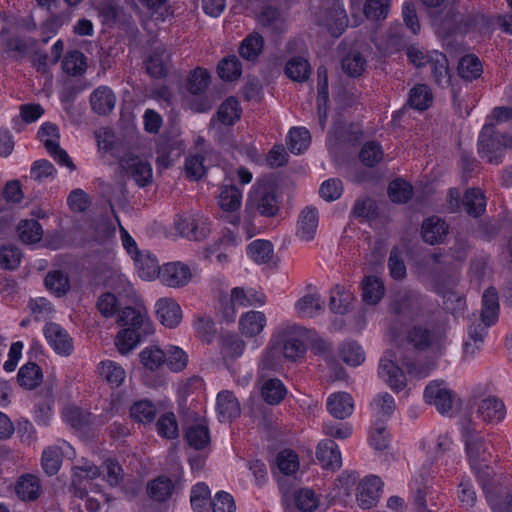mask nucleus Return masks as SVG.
Wrapping results in <instances>:
<instances>
[{"instance_id":"obj_34","label":"nucleus","mask_w":512,"mask_h":512,"mask_svg":"<svg viewBox=\"0 0 512 512\" xmlns=\"http://www.w3.org/2000/svg\"><path fill=\"white\" fill-rule=\"evenodd\" d=\"M499 315L498 294L495 288L489 287L483 293L481 322L484 327L493 325Z\"/></svg>"},{"instance_id":"obj_23","label":"nucleus","mask_w":512,"mask_h":512,"mask_svg":"<svg viewBox=\"0 0 512 512\" xmlns=\"http://www.w3.org/2000/svg\"><path fill=\"white\" fill-rule=\"evenodd\" d=\"M90 105L94 113L108 115L115 108L116 96L110 87L101 85L91 93Z\"/></svg>"},{"instance_id":"obj_48","label":"nucleus","mask_w":512,"mask_h":512,"mask_svg":"<svg viewBox=\"0 0 512 512\" xmlns=\"http://www.w3.org/2000/svg\"><path fill=\"white\" fill-rule=\"evenodd\" d=\"M296 507L302 512L315 511L321 502V496L311 488H301L294 493Z\"/></svg>"},{"instance_id":"obj_21","label":"nucleus","mask_w":512,"mask_h":512,"mask_svg":"<svg viewBox=\"0 0 512 512\" xmlns=\"http://www.w3.org/2000/svg\"><path fill=\"white\" fill-rule=\"evenodd\" d=\"M319 215L315 207L307 206L299 214L296 236L305 242L314 239L318 228Z\"/></svg>"},{"instance_id":"obj_2","label":"nucleus","mask_w":512,"mask_h":512,"mask_svg":"<svg viewBox=\"0 0 512 512\" xmlns=\"http://www.w3.org/2000/svg\"><path fill=\"white\" fill-rule=\"evenodd\" d=\"M512 146V137L505 134H496L493 131V123H485L479 138L478 152L481 158L492 164L502 162L504 151Z\"/></svg>"},{"instance_id":"obj_14","label":"nucleus","mask_w":512,"mask_h":512,"mask_svg":"<svg viewBox=\"0 0 512 512\" xmlns=\"http://www.w3.org/2000/svg\"><path fill=\"white\" fill-rule=\"evenodd\" d=\"M424 282L428 289L443 297V303L446 310L452 314H456L465 309L466 303L462 295L455 292L450 287H445L442 284H439L434 275L426 277Z\"/></svg>"},{"instance_id":"obj_35","label":"nucleus","mask_w":512,"mask_h":512,"mask_svg":"<svg viewBox=\"0 0 512 512\" xmlns=\"http://www.w3.org/2000/svg\"><path fill=\"white\" fill-rule=\"evenodd\" d=\"M324 303L320 294L313 292L301 297L295 303V310L300 317L312 318L323 311Z\"/></svg>"},{"instance_id":"obj_22","label":"nucleus","mask_w":512,"mask_h":512,"mask_svg":"<svg viewBox=\"0 0 512 512\" xmlns=\"http://www.w3.org/2000/svg\"><path fill=\"white\" fill-rule=\"evenodd\" d=\"M216 412L220 422H230L240 415V404L232 392L222 390L218 393Z\"/></svg>"},{"instance_id":"obj_59","label":"nucleus","mask_w":512,"mask_h":512,"mask_svg":"<svg viewBox=\"0 0 512 512\" xmlns=\"http://www.w3.org/2000/svg\"><path fill=\"white\" fill-rule=\"evenodd\" d=\"M432 99L429 87L425 84H419L411 89L408 102L412 108L422 111L431 105Z\"/></svg>"},{"instance_id":"obj_5","label":"nucleus","mask_w":512,"mask_h":512,"mask_svg":"<svg viewBox=\"0 0 512 512\" xmlns=\"http://www.w3.org/2000/svg\"><path fill=\"white\" fill-rule=\"evenodd\" d=\"M38 137L45 146L48 154L59 165L75 170V165L68 153L59 145L60 133L58 127L50 122L43 123L38 130Z\"/></svg>"},{"instance_id":"obj_44","label":"nucleus","mask_w":512,"mask_h":512,"mask_svg":"<svg viewBox=\"0 0 512 512\" xmlns=\"http://www.w3.org/2000/svg\"><path fill=\"white\" fill-rule=\"evenodd\" d=\"M17 233L23 243L34 244L42 239L43 229L37 220L25 219L19 222Z\"/></svg>"},{"instance_id":"obj_45","label":"nucleus","mask_w":512,"mask_h":512,"mask_svg":"<svg viewBox=\"0 0 512 512\" xmlns=\"http://www.w3.org/2000/svg\"><path fill=\"white\" fill-rule=\"evenodd\" d=\"M458 74L465 81H473L479 78L483 73V67L475 55L468 54L463 56L458 63Z\"/></svg>"},{"instance_id":"obj_6","label":"nucleus","mask_w":512,"mask_h":512,"mask_svg":"<svg viewBox=\"0 0 512 512\" xmlns=\"http://www.w3.org/2000/svg\"><path fill=\"white\" fill-rule=\"evenodd\" d=\"M283 356L291 361L303 357L306 342L312 339V331L298 325H288L284 329Z\"/></svg>"},{"instance_id":"obj_64","label":"nucleus","mask_w":512,"mask_h":512,"mask_svg":"<svg viewBox=\"0 0 512 512\" xmlns=\"http://www.w3.org/2000/svg\"><path fill=\"white\" fill-rule=\"evenodd\" d=\"M210 489L204 482L196 483L190 493V503L195 512H203L210 499Z\"/></svg>"},{"instance_id":"obj_31","label":"nucleus","mask_w":512,"mask_h":512,"mask_svg":"<svg viewBox=\"0 0 512 512\" xmlns=\"http://www.w3.org/2000/svg\"><path fill=\"white\" fill-rule=\"evenodd\" d=\"M133 260L136 272L141 279L151 281L161 277L162 268L154 255L140 253Z\"/></svg>"},{"instance_id":"obj_13","label":"nucleus","mask_w":512,"mask_h":512,"mask_svg":"<svg viewBox=\"0 0 512 512\" xmlns=\"http://www.w3.org/2000/svg\"><path fill=\"white\" fill-rule=\"evenodd\" d=\"M44 337L50 347L61 356L73 352V340L69 333L57 323H47L43 329Z\"/></svg>"},{"instance_id":"obj_27","label":"nucleus","mask_w":512,"mask_h":512,"mask_svg":"<svg viewBox=\"0 0 512 512\" xmlns=\"http://www.w3.org/2000/svg\"><path fill=\"white\" fill-rule=\"evenodd\" d=\"M326 407L334 418L342 420L352 415L354 402L347 392H336L327 398Z\"/></svg>"},{"instance_id":"obj_30","label":"nucleus","mask_w":512,"mask_h":512,"mask_svg":"<svg viewBox=\"0 0 512 512\" xmlns=\"http://www.w3.org/2000/svg\"><path fill=\"white\" fill-rule=\"evenodd\" d=\"M122 167L126 168L139 187H145L152 182L153 170L150 163L137 157L124 160Z\"/></svg>"},{"instance_id":"obj_40","label":"nucleus","mask_w":512,"mask_h":512,"mask_svg":"<svg viewBox=\"0 0 512 512\" xmlns=\"http://www.w3.org/2000/svg\"><path fill=\"white\" fill-rule=\"evenodd\" d=\"M385 287L376 276H367L362 281V298L369 305H376L384 296Z\"/></svg>"},{"instance_id":"obj_61","label":"nucleus","mask_w":512,"mask_h":512,"mask_svg":"<svg viewBox=\"0 0 512 512\" xmlns=\"http://www.w3.org/2000/svg\"><path fill=\"white\" fill-rule=\"evenodd\" d=\"M41 370L35 363H27L18 372L17 378L21 386L27 389L35 388L41 381Z\"/></svg>"},{"instance_id":"obj_16","label":"nucleus","mask_w":512,"mask_h":512,"mask_svg":"<svg viewBox=\"0 0 512 512\" xmlns=\"http://www.w3.org/2000/svg\"><path fill=\"white\" fill-rule=\"evenodd\" d=\"M117 323L121 326H128L130 329L141 330L144 334L151 331L147 310L142 306L125 307L120 310Z\"/></svg>"},{"instance_id":"obj_39","label":"nucleus","mask_w":512,"mask_h":512,"mask_svg":"<svg viewBox=\"0 0 512 512\" xmlns=\"http://www.w3.org/2000/svg\"><path fill=\"white\" fill-rule=\"evenodd\" d=\"M170 53L165 48H156L146 60V70L154 78L166 75Z\"/></svg>"},{"instance_id":"obj_50","label":"nucleus","mask_w":512,"mask_h":512,"mask_svg":"<svg viewBox=\"0 0 512 512\" xmlns=\"http://www.w3.org/2000/svg\"><path fill=\"white\" fill-rule=\"evenodd\" d=\"M371 408L375 420L385 421L387 420L395 409L394 398L389 393H383L374 398L371 403Z\"/></svg>"},{"instance_id":"obj_37","label":"nucleus","mask_w":512,"mask_h":512,"mask_svg":"<svg viewBox=\"0 0 512 512\" xmlns=\"http://www.w3.org/2000/svg\"><path fill=\"white\" fill-rule=\"evenodd\" d=\"M100 376L112 387H119L126 378L123 367L112 360H103L98 365Z\"/></svg>"},{"instance_id":"obj_53","label":"nucleus","mask_w":512,"mask_h":512,"mask_svg":"<svg viewBox=\"0 0 512 512\" xmlns=\"http://www.w3.org/2000/svg\"><path fill=\"white\" fill-rule=\"evenodd\" d=\"M185 437L188 444L196 450L205 448L210 442L208 427L202 423L189 426Z\"/></svg>"},{"instance_id":"obj_63","label":"nucleus","mask_w":512,"mask_h":512,"mask_svg":"<svg viewBox=\"0 0 512 512\" xmlns=\"http://www.w3.org/2000/svg\"><path fill=\"white\" fill-rule=\"evenodd\" d=\"M340 357L350 366H359L365 360V353L358 343L345 342L340 347Z\"/></svg>"},{"instance_id":"obj_58","label":"nucleus","mask_w":512,"mask_h":512,"mask_svg":"<svg viewBox=\"0 0 512 512\" xmlns=\"http://www.w3.org/2000/svg\"><path fill=\"white\" fill-rule=\"evenodd\" d=\"M418 295L413 291H401L397 293L391 304V310L395 314H406L417 306Z\"/></svg>"},{"instance_id":"obj_1","label":"nucleus","mask_w":512,"mask_h":512,"mask_svg":"<svg viewBox=\"0 0 512 512\" xmlns=\"http://www.w3.org/2000/svg\"><path fill=\"white\" fill-rule=\"evenodd\" d=\"M72 476V489L73 493L78 498H85V508L89 512H98L100 510V500L98 498L88 495V490L101 495L107 503L112 501V498L107 494L101 492L100 486L93 484L91 480L100 475L99 468L89 461H84L81 465L74 466Z\"/></svg>"},{"instance_id":"obj_12","label":"nucleus","mask_w":512,"mask_h":512,"mask_svg":"<svg viewBox=\"0 0 512 512\" xmlns=\"http://www.w3.org/2000/svg\"><path fill=\"white\" fill-rule=\"evenodd\" d=\"M424 399L439 413L446 414L452 408L453 393L443 381H431L424 390Z\"/></svg>"},{"instance_id":"obj_43","label":"nucleus","mask_w":512,"mask_h":512,"mask_svg":"<svg viewBox=\"0 0 512 512\" xmlns=\"http://www.w3.org/2000/svg\"><path fill=\"white\" fill-rule=\"evenodd\" d=\"M165 364L170 371L182 372L188 365V354L179 346L166 345L164 347Z\"/></svg>"},{"instance_id":"obj_62","label":"nucleus","mask_w":512,"mask_h":512,"mask_svg":"<svg viewBox=\"0 0 512 512\" xmlns=\"http://www.w3.org/2000/svg\"><path fill=\"white\" fill-rule=\"evenodd\" d=\"M241 63L235 55L224 58L218 64V75L225 81H234L241 76Z\"/></svg>"},{"instance_id":"obj_52","label":"nucleus","mask_w":512,"mask_h":512,"mask_svg":"<svg viewBox=\"0 0 512 512\" xmlns=\"http://www.w3.org/2000/svg\"><path fill=\"white\" fill-rule=\"evenodd\" d=\"M264 45L263 37L258 33L248 35L240 44L239 54L248 61H254L261 53Z\"/></svg>"},{"instance_id":"obj_8","label":"nucleus","mask_w":512,"mask_h":512,"mask_svg":"<svg viewBox=\"0 0 512 512\" xmlns=\"http://www.w3.org/2000/svg\"><path fill=\"white\" fill-rule=\"evenodd\" d=\"M75 456L74 448L65 440H58L42 452L41 464L46 474L55 475L61 468L63 458Z\"/></svg>"},{"instance_id":"obj_20","label":"nucleus","mask_w":512,"mask_h":512,"mask_svg":"<svg viewBox=\"0 0 512 512\" xmlns=\"http://www.w3.org/2000/svg\"><path fill=\"white\" fill-rule=\"evenodd\" d=\"M382 481L378 476L365 477L358 485L357 501L363 509H369L376 504L382 487Z\"/></svg>"},{"instance_id":"obj_15","label":"nucleus","mask_w":512,"mask_h":512,"mask_svg":"<svg viewBox=\"0 0 512 512\" xmlns=\"http://www.w3.org/2000/svg\"><path fill=\"white\" fill-rule=\"evenodd\" d=\"M242 201V192L236 186H226L222 188L218 203L221 209L227 213L225 219L230 224L236 226L240 222V216L237 213Z\"/></svg>"},{"instance_id":"obj_51","label":"nucleus","mask_w":512,"mask_h":512,"mask_svg":"<svg viewBox=\"0 0 512 512\" xmlns=\"http://www.w3.org/2000/svg\"><path fill=\"white\" fill-rule=\"evenodd\" d=\"M352 301L353 294L337 285L331 290L329 307L334 313L344 314L348 311Z\"/></svg>"},{"instance_id":"obj_25","label":"nucleus","mask_w":512,"mask_h":512,"mask_svg":"<svg viewBox=\"0 0 512 512\" xmlns=\"http://www.w3.org/2000/svg\"><path fill=\"white\" fill-rule=\"evenodd\" d=\"M316 456L323 468L336 470L342 465L340 449L331 439H324L319 442Z\"/></svg>"},{"instance_id":"obj_19","label":"nucleus","mask_w":512,"mask_h":512,"mask_svg":"<svg viewBox=\"0 0 512 512\" xmlns=\"http://www.w3.org/2000/svg\"><path fill=\"white\" fill-rule=\"evenodd\" d=\"M155 312L158 320L167 328L177 327L182 320L180 305L171 298H160L155 304Z\"/></svg>"},{"instance_id":"obj_46","label":"nucleus","mask_w":512,"mask_h":512,"mask_svg":"<svg viewBox=\"0 0 512 512\" xmlns=\"http://www.w3.org/2000/svg\"><path fill=\"white\" fill-rule=\"evenodd\" d=\"M310 132L305 127L291 128L287 136V147L293 154H301L310 145Z\"/></svg>"},{"instance_id":"obj_11","label":"nucleus","mask_w":512,"mask_h":512,"mask_svg":"<svg viewBox=\"0 0 512 512\" xmlns=\"http://www.w3.org/2000/svg\"><path fill=\"white\" fill-rule=\"evenodd\" d=\"M331 4L318 18L319 25L324 26L334 37L340 36L347 26V15L345 9L337 0H330Z\"/></svg>"},{"instance_id":"obj_26","label":"nucleus","mask_w":512,"mask_h":512,"mask_svg":"<svg viewBox=\"0 0 512 512\" xmlns=\"http://www.w3.org/2000/svg\"><path fill=\"white\" fill-rule=\"evenodd\" d=\"M477 414L484 422L499 423L506 416V407L501 399L490 396L479 403Z\"/></svg>"},{"instance_id":"obj_56","label":"nucleus","mask_w":512,"mask_h":512,"mask_svg":"<svg viewBox=\"0 0 512 512\" xmlns=\"http://www.w3.org/2000/svg\"><path fill=\"white\" fill-rule=\"evenodd\" d=\"M86 68V58L80 51H70L62 60L63 71L72 76L83 74L86 71Z\"/></svg>"},{"instance_id":"obj_55","label":"nucleus","mask_w":512,"mask_h":512,"mask_svg":"<svg viewBox=\"0 0 512 512\" xmlns=\"http://www.w3.org/2000/svg\"><path fill=\"white\" fill-rule=\"evenodd\" d=\"M210 80V74L206 69L196 68L189 74L186 88L193 95L202 94L207 90Z\"/></svg>"},{"instance_id":"obj_32","label":"nucleus","mask_w":512,"mask_h":512,"mask_svg":"<svg viewBox=\"0 0 512 512\" xmlns=\"http://www.w3.org/2000/svg\"><path fill=\"white\" fill-rule=\"evenodd\" d=\"M231 303L240 307H261L266 303V296L253 288L235 287L231 290Z\"/></svg>"},{"instance_id":"obj_29","label":"nucleus","mask_w":512,"mask_h":512,"mask_svg":"<svg viewBox=\"0 0 512 512\" xmlns=\"http://www.w3.org/2000/svg\"><path fill=\"white\" fill-rule=\"evenodd\" d=\"M174 490L175 485L173 481L165 475L150 480L146 486L148 497L158 503L168 501L172 497Z\"/></svg>"},{"instance_id":"obj_18","label":"nucleus","mask_w":512,"mask_h":512,"mask_svg":"<svg viewBox=\"0 0 512 512\" xmlns=\"http://www.w3.org/2000/svg\"><path fill=\"white\" fill-rule=\"evenodd\" d=\"M192 273L188 265L182 262H169L162 267L161 282L168 287H182L189 283Z\"/></svg>"},{"instance_id":"obj_60","label":"nucleus","mask_w":512,"mask_h":512,"mask_svg":"<svg viewBox=\"0 0 512 512\" xmlns=\"http://www.w3.org/2000/svg\"><path fill=\"white\" fill-rule=\"evenodd\" d=\"M140 332L136 329L125 328L119 331L115 339V345L121 354L132 351L140 341Z\"/></svg>"},{"instance_id":"obj_10","label":"nucleus","mask_w":512,"mask_h":512,"mask_svg":"<svg viewBox=\"0 0 512 512\" xmlns=\"http://www.w3.org/2000/svg\"><path fill=\"white\" fill-rule=\"evenodd\" d=\"M462 435L464 438L467 456L471 463L472 468L480 462L487 461V447L482 437H480L475 428L472 427L470 421H465L462 424Z\"/></svg>"},{"instance_id":"obj_36","label":"nucleus","mask_w":512,"mask_h":512,"mask_svg":"<svg viewBox=\"0 0 512 512\" xmlns=\"http://www.w3.org/2000/svg\"><path fill=\"white\" fill-rule=\"evenodd\" d=\"M241 108L239 102L234 97L227 98L218 108L216 116L211 119V123L216 121L225 126H231L240 119Z\"/></svg>"},{"instance_id":"obj_3","label":"nucleus","mask_w":512,"mask_h":512,"mask_svg":"<svg viewBox=\"0 0 512 512\" xmlns=\"http://www.w3.org/2000/svg\"><path fill=\"white\" fill-rule=\"evenodd\" d=\"M408 341L419 351L441 352L448 344L446 328L443 325L426 328L415 326L408 332Z\"/></svg>"},{"instance_id":"obj_7","label":"nucleus","mask_w":512,"mask_h":512,"mask_svg":"<svg viewBox=\"0 0 512 512\" xmlns=\"http://www.w3.org/2000/svg\"><path fill=\"white\" fill-rule=\"evenodd\" d=\"M246 207L247 209L256 210L264 217H273L280 209L275 192L267 186H259L251 191Z\"/></svg>"},{"instance_id":"obj_17","label":"nucleus","mask_w":512,"mask_h":512,"mask_svg":"<svg viewBox=\"0 0 512 512\" xmlns=\"http://www.w3.org/2000/svg\"><path fill=\"white\" fill-rule=\"evenodd\" d=\"M267 323L266 316L263 312L251 310L244 313L239 320V329L243 336L247 338H255L254 348H258L262 341H258V336L264 330Z\"/></svg>"},{"instance_id":"obj_4","label":"nucleus","mask_w":512,"mask_h":512,"mask_svg":"<svg viewBox=\"0 0 512 512\" xmlns=\"http://www.w3.org/2000/svg\"><path fill=\"white\" fill-rule=\"evenodd\" d=\"M174 226L182 237L192 241H202L210 233L209 218L199 211L178 215L174 220Z\"/></svg>"},{"instance_id":"obj_54","label":"nucleus","mask_w":512,"mask_h":512,"mask_svg":"<svg viewBox=\"0 0 512 512\" xmlns=\"http://www.w3.org/2000/svg\"><path fill=\"white\" fill-rule=\"evenodd\" d=\"M139 359L141 364L150 371L158 370L163 364H165L164 348L161 349L158 346L145 347L139 353Z\"/></svg>"},{"instance_id":"obj_28","label":"nucleus","mask_w":512,"mask_h":512,"mask_svg":"<svg viewBox=\"0 0 512 512\" xmlns=\"http://www.w3.org/2000/svg\"><path fill=\"white\" fill-rule=\"evenodd\" d=\"M428 65L431 69L432 77L439 87H448L451 83V74L446 55L437 50L430 51V61Z\"/></svg>"},{"instance_id":"obj_57","label":"nucleus","mask_w":512,"mask_h":512,"mask_svg":"<svg viewBox=\"0 0 512 512\" xmlns=\"http://www.w3.org/2000/svg\"><path fill=\"white\" fill-rule=\"evenodd\" d=\"M258 21L263 26L276 32L282 31L285 26L284 15L277 8L272 6L263 8L258 15Z\"/></svg>"},{"instance_id":"obj_24","label":"nucleus","mask_w":512,"mask_h":512,"mask_svg":"<svg viewBox=\"0 0 512 512\" xmlns=\"http://www.w3.org/2000/svg\"><path fill=\"white\" fill-rule=\"evenodd\" d=\"M467 334V339L463 344V357L466 360H471L483 346L487 327H484L480 322H471L468 326Z\"/></svg>"},{"instance_id":"obj_38","label":"nucleus","mask_w":512,"mask_h":512,"mask_svg":"<svg viewBox=\"0 0 512 512\" xmlns=\"http://www.w3.org/2000/svg\"><path fill=\"white\" fill-rule=\"evenodd\" d=\"M287 389L283 382L277 378H270L261 386V397L269 405L279 404L286 396Z\"/></svg>"},{"instance_id":"obj_9","label":"nucleus","mask_w":512,"mask_h":512,"mask_svg":"<svg viewBox=\"0 0 512 512\" xmlns=\"http://www.w3.org/2000/svg\"><path fill=\"white\" fill-rule=\"evenodd\" d=\"M394 359V353L386 351L380 359L378 374L393 391L399 392L406 386V376Z\"/></svg>"},{"instance_id":"obj_47","label":"nucleus","mask_w":512,"mask_h":512,"mask_svg":"<svg viewBox=\"0 0 512 512\" xmlns=\"http://www.w3.org/2000/svg\"><path fill=\"white\" fill-rule=\"evenodd\" d=\"M273 245L267 240H254L247 246V255L257 264L268 263L273 256Z\"/></svg>"},{"instance_id":"obj_41","label":"nucleus","mask_w":512,"mask_h":512,"mask_svg":"<svg viewBox=\"0 0 512 512\" xmlns=\"http://www.w3.org/2000/svg\"><path fill=\"white\" fill-rule=\"evenodd\" d=\"M15 491L20 499L24 501H33L40 495V481L34 475H24L18 480Z\"/></svg>"},{"instance_id":"obj_42","label":"nucleus","mask_w":512,"mask_h":512,"mask_svg":"<svg viewBox=\"0 0 512 512\" xmlns=\"http://www.w3.org/2000/svg\"><path fill=\"white\" fill-rule=\"evenodd\" d=\"M463 206L468 215L478 217L485 212L486 199L478 188L468 189L463 197Z\"/></svg>"},{"instance_id":"obj_33","label":"nucleus","mask_w":512,"mask_h":512,"mask_svg":"<svg viewBox=\"0 0 512 512\" xmlns=\"http://www.w3.org/2000/svg\"><path fill=\"white\" fill-rule=\"evenodd\" d=\"M447 233V224L437 216L427 218L422 224V238L430 245L441 243Z\"/></svg>"},{"instance_id":"obj_49","label":"nucleus","mask_w":512,"mask_h":512,"mask_svg":"<svg viewBox=\"0 0 512 512\" xmlns=\"http://www.w3.org/2000/svg\"><path fill=\"white\" fill-rule=\"evenodd\" d=\"M286 75L293 81L304 82L311 73L309 62L303 57L291 58L285 66Z\"/></svg>"}]
</instances>
